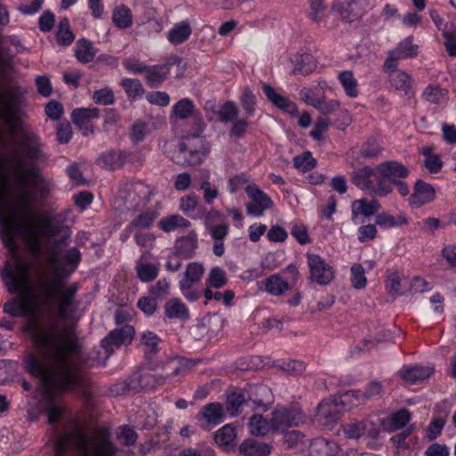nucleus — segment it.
I'll list each match as a JSON object with an SVG mask.
<instances>
[{
  "label": "nucleus",
  "mask_w": 456,
  "mask_h": 456,
  "mask_svg": "<svg viewBox=\"0 0 456 456\" xmlns=\"http://www.w3.org/2000/svg\"><path fill=\"white\" fill-rule=\"evenodd\" d=\"M29 329L40 354H27L23 359L24 368L28 374L39 379L40 405L47 414L48 422L53 424L63 414L58 397L89 386L90 381L84 374L86 359L74 331L45 332L35 327Z\"/></svg>",
  "instance_id": "f257e3e1"
},
{
  "label": "nucleus",
  "mask_w": 456,
  "mask_h": 456,
  "mask_svg": "<svg viewBox=\"0 0 456 456\" xmlns=\"http://www.w3.org/2000/svg\"><path fill=\"white\" fill-rule=\"evenodd\" d=\"M32 201H0V239L4 245L13 249L18 237L24 240L28 248L40 251L41 232L31 223L37 214Z\"/></svg>",
  "instance_id": "f03ea898"
},
{
  "label": "nucleus",
  "mask_w": 456,
  "mask_h": 456,
  "mask_svg": "<svg viewBox=\"0 0 456 456\" xmlns=\"http://www.w3.org/2000/svg\"><path fill=\"white\" fill-rule=\"evenodd\" d=\"M31 266L16 261L13 266L4 265L1 276L12 294H17L4 305V312L12 317H26L33 314L37 307V296L32 289Z\"/></svg>",
  "instance_id": "7ed1b4c3"
},
{
  "label": "nucleus",
  "mask_w": 456,
  "mask_h": 456,
  "mask_svg": "<svg viewBox=\"0 0 456 456\" xmlns=\"http://www.w3.org/2000/svg\"><path fill=\"white\" fill-rule=\"evenodd\" d=\"M55 455L66 456L70 452L73 456H115L118 447L110 441L107 430L100 431L89 440L81 430H74L60 436L54 443Z\"/></svg>",
  "instance_id": "20e7f679"
},
{
  "label": "nucleus",
  "mask_w": 456,
  "mask_h": 456,
  "mask_svg": "<svg viewBox=\"0 0 456 456\" xmlns=\"http://www.w3.org/2000/svg\"><path fill=\"white\" fill-rule=\"evenodd\" d=\"M26 90L19 86L0 93V121L8 132L16 134L20 131L23 116Z\"/></svg>",
  "instance_id": "39448f33"
},
{
  "label": "nucleus",
  "mask_w": 456,
  "mask_h": 456,
  "mask_svg": "<svg viewBox=\"0 0 456 456\" xmlns=\"http://www.w3.org/2000/svg\"><path fill=\"white\" fill-rule=\"evenodd\" d=\"M203 131H198L194 127L191 134L184 135L178 148V152L174 159L176 164L183 166H197L202 163L208 153V146L205 139L201 136Z\"/></svg>",
  "instance_id": "423d86ee"
},
{
  "label": "nucleus",
  "mask_w": 456,
  "mask_h": 456,
  "mask_svg": "<svg viewBox=\"0 0 456 456\" xmlns=\"http://www.w3.org/2000/svg\"><path fill=\"white\" fill-rule=\"evenodd\" d=\"M352 181L356 187L372 197L385 198L390 193V183L380 178L377 167L365 166L352 173Z\"/></svg>",
  "instance_id": "0eeeda50"
},
{
  "label": "nucleus",
  "mask_w": 456,
  "mask_h": 456,
  "mask_svg": "<svg viewBox=\"0 0 456 456\" xmlns=\"http://www.w3.org/2000/svg\"><path fill=\"white\" fill-rule=\"evenodd\" d=\"M204 266L198 262L190 263L179 281L183 295L190 301H196L201 297V291L194 289L193 285L200 281L204 274Z\"/></svg>",
  "instance_id": "6e6552de"
},
{
  "label": "nucleus",
  "mask_w": 456,
  "mask_h": 456,
  "mask_svg": "<svg viewBox=\"0 0 456 456\" xmlns=\"http://www.w3.org/2000/svg\"><path fill=\"white\" fill-rule=\"evenodd\" d=\"M273 431L284 433L303 421L302 412L296 407H276L272 412Z\"/></svg>",
  "instance_id": "1a4fd4ad"
},
{
  "label": "nucleus",
  "mask_w": 456,
  "mask_h": 456,
  "mask_svg": "<svg viewBox=\"0 0 456 456\" xmlns=\"http://www.w3.org/2000/svg\"><path fill=\"white\" fill-rule=\"evenodd\" d=\"M309 268V280L319 285H328L334 278L332 267L327 264L319 255H306Z\"/></svg>",
  "instance_id": "9d476101"
},
{
  "label": "nucleus",
  "mask_w": 456,
  "mask_h": 456,
  "mask_svg": "<svg viewBox=\"0 0 456 456\" xmlns=\"http://www.w3.org/2000/svg\"><path fill=\"white\" fill-rule=\"evenodd\" d=\"M346 404L354 405L355 403L350 398H346V393L338 399L323 400L318 406L317 415L319 418L324 419L327 424L333 423L341 418L343 408Z\"/></svg>",
  "instance_id": "9b49d317"
},
{
  "label": "nucleus",
  "mask_w": 456,
  "mask_h": 456,
  "mask_svg": "<svg viewBox=\"0 0 456 456\" xmlns=\"http://www.w3.org/2000/svg\"><path fill=\"white\" fill-rule=\"evenodd\" d=\"M171 118L181 120L191 118L193 128L197 127L198 131H204L206 127L200 112L197 110L194 102L189 98L178 101L172 107Z\"/></svg>",
  "instance_id": "f8f14e48"
},
{
  "label": "nucleus",
  "mask_w": 456,
  "mask_h": 456,
  "mask_svg": "<svg viewBox=\"0 0 456 456\" xmlns=\"http://www.w3.org/2000/svg\"><path fill=\"white\" fill-rule=\"evenodd\" d=\"M134 333V329L131 325H124L120 329L111 330L101 342L107 356L112 354L116 347L131 343Z\"/></svg>",
  "instance_id": "ddd939ff"
},
{
  "label": "nucleus",
  "mask_w": 456,
  "mask_h": 456,
  "mask_svg": "<svg viewBox=\"0 0 456 456\" xmlns=\"http://www.w3.org/2000/svg\"><path fill=\"white\" fill-rule=\"evenodd\" d=\"M152 195L149 185L142 181H122L118 187V198L119 200H148Z\"/></svg>",
  "instance_id": "4468645a"
},
{
  "label": "nucleus",
  "mask_w": 456,
  "mask_h": 456,
  "mask_svg": "<svg viewBox=\"0 0 456 456\" xmlns=\"http://www.w3.org/2000/svg\"><path fill=\"white\" fill-rule=\"evenodd\" d=\"M199 421H203L200 426L204 429L219 425L224 419V407L220 403H209L204 405L197 415Z\"/></svg>",
  "instance_id": "2eb2a0df"
},
{
  "label": "nucleus",
  "mask_w": 456,
  "mask_h": 456,
  "mask_svg": "<svg viewBox=\"0 0 456 456\" xmlns=\"http://www.w3.org/2000/svg\"><path fill=\"white\" fill-rule=\"evenodd\" d=\"M100 115L98 108H77L71 113V120L74 125L86 136L94 132L91 120Z\"/></svg>",
  "instance_id": "dca6fc26"
},
{
  "label": "nucleus",
  "mask_w": 456,
  "mask_h": 456,
  "mask_svg": "<svg viewBox=\"0 0 456 456\" xmlns=\"http://www.w3.org/2000/svg\"><path fill=\"white\" fill-rule=\"evenodd\" d=\"M343 432L347 438L358 439L363 436L377 438L379 431L370 421H353L343 425Z\"/></svg>",
  "instance_id": "f3484780"
},
{
  "label": "nucleus",
  "mask_w": 456,
  "mask_h": 456,
  "mask_svg": "<svg viewBox=\"0 0 456 456\" xmlns=\"http://www.w3.org/2000/svg\"><path fill=\"white\" fill-rule=\"evenodd\" d=\"M377 172L380 178L390 183V192L393 191V182L397 178H405L409 175V169L397 161H385L377 166Z\"/></svg>",
  "instance_id": "a211bd4d"
},
{
  "label": "nucleus",
  "mask_w": 456,
  "mask_h": 456,
  "mask_svg": "<svg viewBox=\"0 0 456 456\" xmlns=\"http://www.w3.org/2000/svg\"><path fill=\"white\" fill-rule=\"evenodd\" d=\"M247 396L253 404L263 411H266L273 402V395L271 389L265 385L249 386Z\"/></svg>",
  "instance_id": "6ab92c4d"
},
{
  "label": "nucleus",
  "mask_w": 456,
  "mask_h": 456,
  "mask_svg": "<svg viewBox=\"0 0 456 456\" xmlns=\"http://www.w3.org/2000/svg\"><path fill=\"white\" fill-rule=\"evenodd\" d=\"M388 82L396 91H400L407 98L414 96L412 88L413 80L411 77L403 70L392 71L388 74Z\"/></svg>",
  "instance_id": "aec40b11"
},
{
  "label": "nucleus",
  "mask_w": 456,
  "mask_h": 456,
  "mask_svg": "<svg viewBox=\"0 0 456 456\" xmlns=\"http://www.w3.org/2000/svg\"><path fill=\"white\" fill-rule=\"evenodd\" d=\"M180 208L183 213L192 219H200L205 217L206 223L211 218L219 216L218 211L208 209L202 201H182Z\"/></svg>",
  "instance_id": "412c9836"
},
{
  "label": "nucleus",
  "mask_w": 456,
  "mask_h": 456,
  "mask_svg": "<svg viewBox=\"0 0 456 456\" xmlns=\"http://www.w3.org/2000/svg\"><path fill=\"white\" fill-rule=\"evenodd\" d=\"M198 248V238L194 232L177 239L175 242L174 251L175 255L184 259L192 258Z\"/></svg>",
  "instance_id": "4be33fe9"
},
{
  "label": "nucleus",
  "mask_w": 456,
  "mask_h": 456,
  "mask_svg": "<svg viewBox=\"0 0 456 456\" xmlns=\"http://www.w3.org/2000/svg\"><path fill=\"white\" fill-rule=\"evenodd\" d=\"M434 369L432 367H423L419 365L404 366L399 370L400 378L405 382L411 384L419 383L430 377Z\"/></svg>",
  "instance_id": "5701e85b"
},
{
  "label": "nucleus",
  "mask_w": 456,
  "mask_h": 456,
  "mask_svg": "<svg viewBox=\"0 0 456 456\" xmlns=\"http://www.w3.org/2000/svg\"><path fill=\"white\" fill-rule=\"evenodd\" d=\"M272 449L269 444L248 438L240 444L238 452L240 455L244 456H269Z\"/></svg>",
  "instance_id": "b1692460"
},
{
  "label": "nucleus",
  "mask_w": 456,
  "mask_h": 456,
  "mask_svg": "<svg viewBox=\"0 0 456 456\" xmlns=\"http://www.w3.org/2000/svg\"><path fill=\"white\" fill-rule=\"evenodd\" d=\"M263 92L268 101H270L273 105H275L282 111L290 115H295L297 112V107L296 103L279 94L271 86L265 84L263 86Z\"/></svg>",
  "instance_id": "393cba45"
},
{
  "label": "nucleus",
  "mask_w": 456,
  "mask_h": 456,
  "mask_svg": "<svg viewBox=\"0 0 456 456\" xmlns=\"http://www.w3.org/2000/svg\"><path fill=\"white\" fill-rule=\"evenodd\" d=\"M383 391V386L379 381H370L364 392L360 390H349L346 392V398H350L357 405L361 402L373 399L381 395Z\"/></svg>",
  "instance_id": "a878e982"
},
{
  "label": "nucleus",
  "mask_w": 456,
  "mask_h": 456,
  "mask_svg": "<svg viewBox=\"0 0 456 456\" xmlns=\"http://www.w3.org/2000/svg\"><path fill=\"white\" fill-rule=\"evenodd\" d=\"M40 221L45 231L51 237L58 235L62 230L67 228L63 225V223L66 221V214L45 212L41 216Z\"/></svg>",
  "instance_id": "bb28decb"
},
{
  "label": "nucleus",
  "mask_w": 456,
  "mask_h": 456,
  "mask_svg": "<svg viewBox=\"0 0 456 456\" xmlns=\"http://www.w3.org/2000/svg\"><path fill=\"white\" fill-rule=\"evenodd\" d=\"M78 289L79 285L77 283H72L65 289H62V291L58 293L56 297L53 298L58 301V311L61 316L68 315L69 308L75 305L74 298Z\"/></svg>",
  "instance_id": "cd10ccee"
},
{
  "label": "nucleus",
  "mask_w": 456,
  "mask_h": 456,
  "mask_svg": "<svg viewBox=\"0 0 456 456\" xmlns=\"http://www.w3.org/2000/svg\"><path fill=\"white\" fill-rule=\"evenodd\" d=\"M207 229L215 240L213 245V253L216 256H222L224 253V246L223 240L229 232V226L226 224H221L217 225H211L209 222L206 223Z\"/></svg>",
  "instance_id": "c85d7f7f"
},
{
  "label": "nucleus",
  "mask_w": 456,
  "mask_h": 456,
  "mask_svg": "<svg viewBox=\"0 0 456 456\" xmlns=\"http://www.w3.org/2000/svg\"><path fill=\"white\" fill-rule=\"evenodd\" d=\"M131 376L134 382L135 391H139L140 389L151 390L164 385L163 379L160 378L159 374L154 375L151 373H141L140 371H136Z\"/></svg>",
  "instance_id": "c756f323"
},
{
  "label": "nucleus",
  "mask_w": 456,
  "mask_h": 456,
  "mask_svg": "<svg viewBox=\"0 0 456 456\" xmlns=\"http://www.w3.org/2000/svg\"><path fill=\"white\" fill-rule=\"evenodd\" d=\"M160 340V338L151 330H146L141 334L140 346L142 347L144 356L147 360L152 359L159 353V344Z\"/></svg>",
  "instance_id": "7c9ffc66"
},
{
  "label": "nucleus",
  "mask_w": 456,
  "mask_h": 456,
  "mask_svg": "<svg viewBox=\"0 0 456 456\" xmlns=\"http://www.w3.org/2000/svg\"><path fill=\"white\" fill-rule=\"evenodd\" d=\"M338 446L333 441L317 437L310 444L311 456H334L338 452Z\"/></svg>",
  "instance_id": "2f4dec72"
},
{
  "label": "nucleus",
  "mask_w": 456,
  "mask_h": 456,
  "mask_svg": "<svg viewBox=\"0 0 456 456\" xmlns=\"http://www.w3.org/2000/svg\"><path fill=\"white\" fill-rule=\"evenodd\" d=\"M262 283L265 290L272 296H281L290 288L289 282L279 273L270 275Z\"/></svg>",
  "instance_id": "473e14b6"
},
{
  "label": "nucleus",
  "mask_w": 456,
  "mask_h": 456,
  "mask_svg": "<svg viewBox=\"0 0 456 456\" xmlns=\"http://www.w3.org/2000/svg\"><path fill=\"white\" fill-rule=\"evenodd\" d=\"M191 34V28L187 21H181L174 25L167 33L168 41L178 45L185 42Z\"/></svg>",
  "instance_id": "72a5a7b5"
},
{
  "label": "nucleus",
  "mask_w": 456,
  "mask_h": 456,
  "mask_svg": "<svg viewBox=\"0 0 456 456\" xmlns=\"http://www.w3.org/2000/svg\"><path fill=\"white\" fill-rule=\"evenodd\" d=\"M164 308L165 314L169 319L186 320L189 318L188 308L179 298L168 300Z\"/></svg>",
  "instance_id": "f704fd0d"
},
{
  "label": "nucleus",
  "mask_w": 456,
  "mask_h": 456,
  "mask_svg": "<svg viewBox=\"0 0 456 456\" xmlns=\"http://www.w3.org/2000/svg\"><path fill=\"white\" fill-rule=\"evenodd\" d=\"M380 208L379 201H354L352 204L353 220L357 223L359 216H371Z\"/></svg>",
  "instance_id": "c9c22d12"
},
{
  "label": "nucleus",
  "mask_w": 456,
  "mask_h": 456,
  "mask_svg": "<svg viewBox=\"0 0 456 456\" xmlns=\"http://www.w3.org/2000/svg\"><path fill=\"white\" fill-rule=\"evenodd\" d=\"M250 433L256 436H264L273 431V420H267L260 414H254L248 423Z\"/></svg>",
  "instance_id": "e433bc0d"
},
{
  "label": "nucleus",
  "mask_w": 456,
  "mask_h": 456,
  "mask_svg": "<svg viewBox=\"0 0 456 456\" xmlns=\"http://www.w3.org/2000/svg\"><path fill=\"white\" fill-rule=\"evenodd\" d=\"M293 61L295 63L293 70L295 74L305 76L312 73L316 68L315 60L310 53H303L295 56V60Z\"/></svg>",
  "instance_id": "4c0bfd02"
},
{
  "label": "nucleus",
  "mask_w": 456,
  "mask_h": 456,
  "mask_svg": "<svg viewBox=\"0 0 456 456\" xmlns=\"http://www.w3.org/2000/svg\"><path fill=\"white\" fill-rule=\"evenodd\" d=\"M169 74L167 72V68L162 67L160 64L149 66L145 74L147 84L151 87H159L167 77Z\"/></svg>",
  "instance_id": "58836bf2"
},
{
  "label": "nucleus",
  "mask_w": 456,
  "mask_h": 456,
  "mask_svg": "<svg viewBox=\"0 0 456 456\" xmlns=\"http://www.w3.org/2000/svg\"><path fill=\"white\" fill-rule=\"evenodd\" d=\"M422 96L425 101L432 104L443 105L448 100V91L439 86L429 85L425 88Z\"/></svg>",
  "instance_id": "ea45409f"
},
{
  "label": "nucleus",
  "mask_w": 456,
  "mask_h": 456,
  "mask_svg": "<svg viewBox=\"0 0 456 456\" xmlns=\"http://www.w3.org/2000/svg\"><path fill=\"white\" fill-rule=\"evenodd\" d=\"M66 288L67 287L64 279L57 273L53 278L43 282L42 284L44 295L47 299L56 297L58 293Z\"/></svg>",
  "instance_id": "a19ab883"
},
{
  "label": "nucleus",
  "mask_w": 456,
  "mask_h": 456,
  "mask_svg": "<svg viewBox=\"0 0 456 456\" xmlns=\"http://www.w3.org/2000/svg\"><path fill=\"white\" fill-rule=\"evenodd\" d=\"M161 370L162 372L159 375L160 378L163 379V384H166L167 381L184 370V366L182 362V359L173 358L162 363Z\"/></svg>",
  "instance_id": "79ce46f5"
},
{
  "label": "nucleus",
  "mask_w": 456,
  "mask_h": 456,
  "mask_svg": "<svg viewBox=\"0 0 456 456\" xmlns=\"http://www.w3.org/2000/svg\"><path fill=\"white\" fill-rule=\"evenodd\" d=\"M75 56L81 63L92 61L95 56L92 43L85 38L79 39L76 43Z\"/></svg>",
  "instance_id": "37998d69"
},
{
  "label": "nucleus",
  "mask_w": 456,
  "mask_h": 456,
  "mask_svg": "<svg viewBox=\"0 0 456 456\" xmlns=\"http://www.w3.org/2000/svg\"><path fill=\"white\" fill-rule=\"evenodd\" d=\"M338 81L348 97L355 98L359 94L358 82L350 70L341 71L338 76Z\"/></svg>",
  "instance_id": "c03bdc74"
},
{
  "label": "nucleus",
  "mask_w": 456,
  "mask_h": 456,
  "mask_svg": "<svg viewBox=\"0 0 456 456\" xmlns=\"http://www.w3.org/2000/svg\"><path fill=\"white\" fill-rule=\"evenodd\" d=\"M112 21L119 28H127L133 24L131 10L126 5H120L114 9Z\"/></svg>",
  "instance_id": "a18cd8bd"
},
{
  "label": "nucleus",
  "mask_w": 456,
  "mask_h": 456,
  "mask_svg": "<svg viewBox=\"0 0 456 456\" xmlns=\"http://www.w3.org/2000/svg\"><path fill=\"white\" fill-rule=\"evenodd\" d=\"M248 396L245 392L234 391L227 395L226 410L236 416L240 412L241 407L247 403Z\"/></svg>",
  "instance_id": "49530a36"
},
{
  "label": "nucleus",
  "mask_w": 456,
  "mask_h": 456,
  "mask_svg": "<svg viewBox=\"0 0 456 456\" xmlns=\"http://www.w3.org/2000/svg\"><path fill=\"white\" fill-rule=\"evenodd\" d=\"M191 223L179 215H172L170 216L162 218L159 226L166 232H170L177 228L189 227Z\"/></svg>",
  "instance_id": "de8ad7c7"
},
{
  "label": "nucleus",
  "mask_w": 456,
  "mask_h": 456,
  "mask_svg": "<svg viewBox=\"0 0 456 456\" xmlns=\"http://www.w3.org/2000/svg\"><path fill=\"white\" fill-rule=\"evenodd\" d=\"M355 6L356 4L353 2L345 4L334 3L331 6V10L339 12L344 20L352 22L360 17V13L355 12Z\"/></svg>",
  "instance_id": "09e8293b"
},
{
  "label": "nucleus",
  "mask_w": 456,
  "mask_h": 456,
  "mask_svg": "<svg viewBox=\"0 0 456 456\" xmlns=\"http://www.w3.org/2000/svg\"><path fill=\"white\" fill-rule=\"evenodd\" d=\"M309 4L308 17L318 24L326 21L329 10L324 4L323 0H310Z\"/></svg>",
  "instance_id": "8fccbe9b"
},
{
  "label": "nucleus",
  "mask_w": 456,
  "mask_h": 456,
  "mask_svg": "<svg viewBox=\"0 0 456 456\" xmlns=\"http://www.w3.org/2000/svg\"><path fill=\"white\" fill-rule=\"evenodd\" d=\"M236 437V430L232 425L227 424L218 429L215 434V441L221 447H228Z\"/></svg>",
  "instance_id": "3c124183"
},
{
  "label": "nucleus",
  "mask_w": 456,
  "mask_h": 456,
  "mask_svg": "<svg viewBox=\"0 0 456 456\" xmlns=\"http://www.w3.org/2000/svg\"><path fill=\"white\" fill-rule=\"evenodd\" d=\"M119 85L124 89L128 98L135 99L144 94L143 86L139 79L123 78Z\"/></svg>",
  "instance_id": "603ef678"
},
{
  "label": "nucleus",
  "mask_w": 456,
  "mask_h": 456,
  "mask_svg": "<svg viewBox=\"0 0 456 456\" xmlns=\"http://www.w3.org/2000/svg\"><path fill=\"white\" fill-rule=\"evenodd\" d=\"M239 113L240 110L235 102L231 101L226 102L220 107L218 110V120L224 124L232 122L238 118Z\"/></svg>",
  "instance_id": "864d4df0"
},
{
  "label": "nucleus",
  "mask_w": 456,
  "mask_h": 456,
  "mask_svg": "<svg viewBox=\"0 0 456 456\" xmlns=\"http://www.w3.org/2000/svg\"><path fill=\"white\" fill-rule=\"evenodd\" d=\"M376 224L384 227V228H391L395 227L403 224H406L408 223V220L405 216L399 215V216H392L387 213H381L378 214L376 216Z\"/></svg>",
  "instance_id": "5fc2aeb1"
},
{
  "label": "nucleus",
  "mask_w": 456,
  "mask_h": 456,
  "mask_svg": "<svg viewBox=\"0 0 456 456\" xmlns=\"http://www.w3.org/2000/svg\"><path fill=\"white\" fill-rule=\"evenodd\" d=\"M120 151H109L99 158V163L105 168L116 170L122 167Z\"/></svg>",
  "instance_id": "6e6d98bb"
},
{
  "label": "nucleus",
  "mask_w": 456,
  "mask_h": 456,
  "mask_svg": "<svg viewBox=\"0 0 456 456\" xmlns=\"http://www.w3.org/2000/svg\"><path fill=\"white\" fill-rule=\"evenodd\" d=\"M227 281L225 271L216 266L210 270L208 278L206 281V286L213 287L214 289H221L226 285Z\"/></svg>",
  "instance_id": "4d7b16f0"
},
{
  "label": "nucleus",
  "mask_w": 456,
  "mask_h": 456,
  "mask_svg": "<svg viewBox=\"0 0 456 456\" xmlns=\"http://www.w3.org/2000/svg\"><path fill=\"white\" fill-rule=\"evenodd\" d=\"M412 196L414 200H433L436 197V191L431 184L417 180Z\"/></svg>",
  "instance_id": "13d9d810"
},
{
  "label": "nucleus",
  "mask_w": 456,
  "mask_h": 456,
  "mask_svg": "<svg viewBox=\"0 0 456 456\" xmlns=\"http://www.w3.org/2000/svg\"><path fill=\"white\" fill-rule=\"evenodd\" d=\"M57 40L58 43L62 45H69L74 40V35L70 30L68 18H62L59 22Z\"/></svg>",
  "instance_id": "bf43d9fd"
},
{
  "label": "nucleus",
  "mask_w": 456,
  "mask_h": 456,
  "mask_svg": "<svg viewBox=\"0 0 456 456\" xmlns=\"http://www.w3.org/2000/svg\"><path fill=\"white\" fill-rule=\"evenodd\" d=\"M294 167L302 172H307L316 166V160L310 151H305L293 159Z\"/></svg>",
  "instance_id": "052dcab7"
},
{
  "label": "nucleus",
  "mask_w": 456,
  "mask_h": 456,
  "mask_svg": "<svg viewBox=\"0 0 456 456\" xmlns=\"http://www.w3.org/2000/svg\"><path fill=\"white\" fill-rule=\"evenodd\" d=\"M395 50L402 59H405L417 55L418 45L413 44L412 37H408L400 42Z\"/></svg>",
  "instance_id": "680f3d73"
},
{
  "label": "nucleus",
  "mask_w": 456,
  "mask_h": 456,
  "mask_svg": "<svg viewBox=\"0 0 456 456\" xmlns=\"http://www.w3.org/2000/svg\"><path fill=\"white\" fill-rule=\"evenodd\" d=\"M364 268L361 264H354L351 267V283L354 289H361L366 286Z\"/></svg>",
  "instance_id": "e2e57ef3"
},
{
  "label": "nucleus",
  "mask_w": 456,
  "mask_h": 456,
  "mask_svg": "<svg viewBox=\"0 0 456 456\" xmlns=\"http://www.w3.org/2000/svg\"><path fill=\"white\" fill-rule=\"evenodd\" d=\"M290 225V233L299 244L305 245L311 241L308 229L304 224L300 222H293Z\"/></svg>",
  "instance_id": "0e129e2a"
},
{
  "label": "nucleus",
  "mask_w": 456,
  "mask_h": 456,
  "mask_svg": "<svg viewBox=\"0 0 456 456\" xmlns=\"http://www.w3.org/2000/svg\"><path fill=\"white\" fill-rule=\"evenodd\" d=\"M315 109L323 116L331 115L340 109V102L337 100H327L324 95L320 96V101Z\"/></svg>",
  "instance_id": "69168bd1"
},
{
  "label": "nucleus",
  "mask_w": 456,
  "mask_h": 456,
  "mask_svg": "<svg viewBox=\"0 0 456 456\" xmlns=\"http://www.w3.org/2000/svg\"><path fill=\"white\" fill-rule=\"evenodd\" d=\"M170 284L166 278L160 279L149 289V294L155 299L163 300L168 294Z\"/></svg>",
  "instance_id": "338daca9"
},
{
  "label": "nucleus",
  "mask_w": 456,
  "mask_h": 456,
  "mask_svg": "<svg viewBox=\"0 0 456 456\" xmlns=\"http://www.w3.org/2000/svg\"><path fill=\"white\" fill-rule=\"evenodd\" d=\"M139 279L144 282L153 281L159 274V268L152 264H142L136 267Z\"/></svg>",
  "instance_id": "774afa93"
}]
</instances>
